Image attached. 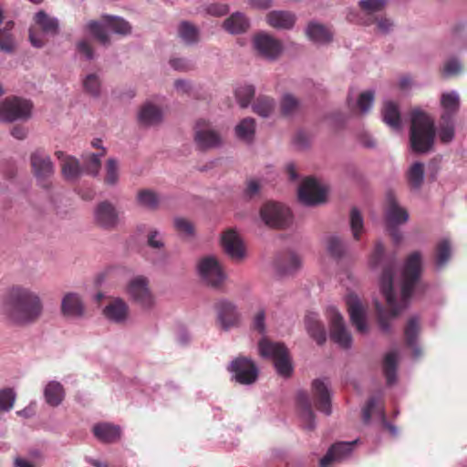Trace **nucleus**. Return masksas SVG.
Listing matches in <instances>:
<instances>
[{"label": "nucleus", "mask_w": 467, "mask_h": 467, "mask_svg": "<svg viewBox=\"0 0 467 467\" xmlns=\"http://www.w3.org/2000/svg\"><path fill=\"white\" fill-rule=\"evenodd\" d=\"M33 104L19 97L6 98L0 103V121L26 120L31 117Z\"/></svg>", "instance_id": "0eeeda50"}, {"label": "nucleus", "mask_w": 467, "mask_h": 467, "mask_svg": "<svg viewBox=\"0 0 467 467\" xmlns=\"http://www.w3.org/2000/svg\"><path fill=\"white\" fill-rule=\"evenodd\" d=\"M35 26L29 29V40L33 47L41 48L47 40L45 36H56L59 33V21L45 11H39L34 17Z\"/></svg>", "instance_id": "423d86ee"}, {"label": "nucleus", "mask_w": 467, "mask_h": 467, "mask_svg": "<svg viewBox=\"0 0 467 467\" xmlns=\"http://www.w3.org/2000/svg\"><path fill=\"white\" fill-rule=\"evenodd\" d=\"M451 254V244L448 240H442L435 248L434 261L437 267H443L450 260Z\"/></svg>", "instance_id": "de8ad7c7"}, {"label": "nucleus", "mask_w": 467, "mask_h": 467, "mask_svg": "<svg viewBox=\"0 0 467 467\" xmlns=\"http://www.w3.org/2000/svg\"><path fill=\"white\" fill-rule=\"evenodd\" d=\"M352 326H355L360 334H366L368 331V326L366 321V311L358 296L352 294Z\"/></svg>", "instance_id": "2f4dec72"}, {"label": "nucleus", "mask_w": 467, "mask_h": 467, "mask_svg": "<svg viewBox=\"0 0 467 467\" xmlns=\"http://www.w3.org/2000/svg\"><path fill=\"white\" fill-rule=\"evenodd\" d=\"M255 121L252 118L244 119L236 127V136L244 141L250 142L254 135Z\"/></svg>", "instance_id": "c03bdc74"}, {"label": "nucleus", "mask_w": 467, "mask_h": 467, "mask_svg": "<svg viewBox=\"0 0 467 467\" xmlns=\"http://www.w3.org/2000/svg\"><path fill=\"white\" fill-rule=\"evenodd\" d=\"M119 172L118 164L114 159H109L106 164L105 182L109 185H114L118 182Z\"/></svg>", "instance_id": "13d9d810"}, {"label": "nucleus", "mask_w": 467, "mask_h": 467, "mask_svg": "<svg viewBox=\"0 0 467 467\" xmlns=\"http://www.w3.org/2000/svg\"><path fill=\"white\" fill-rule=\"evenodd\" d=\"M374 102V93L370 90L362 92L357 100V107L361 113H367Z\"/></svg>", "instance_id": "6e6d98bb"}, {"label": "nucleus", "mask_w": 467, "mask_h": 467, "mask_svg": "<svg viewBox=\"0 0 467 467\" xmlns=\"http://www.w3.org/2000/svg\"><path fill=\"white\" fill-rule=\"evenodd\" d=\"M312 400L316 409L326 414H331V396L325 379H316L311 384Z\"/></svg>", "instance_id": "dca6fc26"}, {"label": "nucleus", "mask_w": 467, "mask_h": 467, "mask_svg": "<svg viewBox=\"0 0 467 467\" xmlns=\"http://www.w3.org/2000/svg\"><path fill=\"white\" fill-rule=\"evenodd\" d=\"M254 46L261 56L268 59L276 58L282 51L281 42L266 33L256 35Z\"/></svg>", "instance_id": "f3484780"}, {"label": "nucleus", "mask_w": 467, "mask_h": 467, "mask_svg": "<svg viewBox=\"0 0 467 467\" xmlns=\"http://www.w3.org/2000/svg\"><path fill=\"white\" fill-rule=\"evenodd\" d=\"M129 306L121 298H113L105 306L103 310L104 316L115 323H123L126 321L129 316Z\"/></svg>", "instance_id": "393cba45"}, {"label": "nucleus", "mask_w": 467, "mask_h": 467, "mask_svg": "<svg viewBox=\"0 0 467 467\" xmlns=\"http://www.w3.org/2000/svg\"><path fill=\"white\" fill-rule=\"evenodd\" d=\"M327 191L317 180L306 178L298 189V200L305 205H318L326 202Z\"/></svg>", "instance_id": "4468645a"}, {"label": "nucleus", "mask_w": 467, "mask_h": 467, "mask_svg": "<svg viewBox=\"0 0 467 467\" xmlns=\"http://www.w3.org/2000/svg\"><path fill=\"white\" fill-rule=\"evenodd\" d=\"M223 27L231 34H241L249 27V21L242 13H234L223 22Z\"/></svg>", "instance_id": "ea45409f"}, {"label": "nucleus", "mask_w": 467, "mask_h": 467, "mask_svg": "<svg viewBox=\"0 0 467 467\" xmlns=\"http://www.w3.org/2000/svg\"><path fill=\"white\" fill-rule=\"evenodd\" d=\"M222 245L225 254L233 260L241 261L245 255L242 239L234 229L226 230L222 235Z\"/></svg>", "instance_id": "aec40b11"}, {"label": "nucleus", "mask_w": 467, "mask_h": 467, "mask_svg": "<svg viewBox=\"0 0 467 467\" xmlns=\"http://www.w3.org/2000/svg\"><path fill=\"white\" fill-rule=\"evenodd\" d=\"M16 400V394L12 389H4L0 390V410H10Z\"/></svg>", "instance_id": "5fc2aeb1"}, {"label": "nucleus", "mask_w": 467, "mask_h": 467, "mask_svg": "<svg viewBox=\"0 0 467 467\" xmlns=\"http://www.w3.org/2000/svg\"><path fill=\"white\" fill-rule=\"evenodd\" d=\"M399 353L397 350L388 352L383 359V373L388 385H392L397 379V366Z\"/></svg>", "instance_id": "4c0bfd02"}, {"label": "nucleus", "mask_w": 467, "mask_h": 467, "mask_svg": "<svg viewBox=\"0 0 467 467\" xmlns=\"http://www.w3.org/2000/svg\"><path fill=\"white\" fill-rule=\"evenodd\" d=\"M105 155V150L100 154L88 153L82 156L83 166L87 173L97 175L100 169V157Z\"/></svg>", "instance_id": "3c124183"}, {"label": "nucleus", "mask_w": 467, "mask_h": 467, "mask_svg": "<svg viewBox=\"0 0 467 467\" xmlns=\"http://www.w3.org/2000/svg\"><path fill=\"white\" fill-rule=\"evenodd\" d=\"M264 223L272 228L284 229L292 223V213L288 207L275 202H267L260 210Z\"/></svg>", "instance_id": "6e6552de"}, {"label": "nucleus", "mask_w": 467, "mask_h": 467, "mask_svg": "<svg viewBox=\"0 0 467 467\" xmlns=\"http://www.w3.org/2000/svg\"><path fill=\"white\" fill-rule=\"evenodd\" d=\"M383 121L393 130L401 127L400 112L399 107L393 101H386L382 108Z\"/></svg>", "instance_id": "72a5a7b5"}, {"label": "nucleus", "mask_w": 467, "mask_h": 467, "mask_svg": "<svg viewBox=\"0 0 467 467\" xmlns=\"http://www.w3.org/2000/svg\"><path fill=\"white\" fill-rule=\"evenodd\" d=\"M305 324L309 336L318 345H323L327 341V331L317 314H307L305 318Z\"/></svg>", "instance_id": "cd10ccee"}, {"label": "nucleus", "mask_w": 467, "mask_h": 467, "mask_svg": "<svg viewBox=\"0 0 467 467\" xmlns=\"http://www.w3.org/2000/svg\"><path fill=\"white\" fill-rule=\"evenodd\" d=\"M161 110L150 103L143 105L139 113L140 122L147 126L158 124L161 121Z\"/></svg>", "instance_id": "58836bf2"}, {"label": "nucleus", "mask_w": 467, "mask_h": 467, "mask_svg": "<svg viewBox=\"0 0 467 467\" xmlns=\"http://www.w3.org/2000/svg\"><path fill=\"white\" fill-rule=\"evenodd\" d=\"M373 414H379L382 418L384 426L392 433L396 434V428L386 420L383 408V399L380 393L369 397L361 410V418L364 423L370 421Z\"/></svg>", "instance_id": "a211bd4d"}, {"label": "nucleus", "mask_w": 467, "mask_h": 467, "mask_svg": "<svg viewBox=\"0 0 467 467\" xmlns=\"http://www.w3.org/2000/svg\"><path fill=\"white\" fill-rule=\"evenodd\" d=\"M420 333V323L417 317L409 319L405 329L406 345L412 350L414 358H420L422 355V349L417 343V338Z\"/></svg>", "instance_id": "c85d7f7f"}, {"label": "nucleus", "mask_w": 467, "mask_h": 467, "mask_svg": "<svg viewBox=\"0 0 467 467\" xmlns=\"http://www.w3.org/2000/svg\"><path fill=\"white\" fill-rule=\"evenodd\" d=\"M266 22L276 29H291L296 23V16L288 11H271L266 15Z\"/></svg>", "instance_id": "c756f323"}, {"label": "nucleus", "mask_w": 467, "mask_h": 467, "mask_svg": "<svg viewBox=\"0 0 467 467\" xmlns=\"http://www.w3.org/2000/svg\"><path fill=\"white\" fill-rule=\"evenodd\" d=\"M421 273L422 255L420 252L415 251L409 254L405 260L401 275L400 295H398L393 286L394 262H389L384 265L380 276V291L386 300L387 308L385 309L378 302L376 303L379 325L382 331L389 332L391 321L408 306Z\"/></svg>", "instance_id": "f257e3e1"}, {"label": "nucleus", "mask_w": 467, "mask_h": 467, "mask_svg": "<svg viewBox=\"0 0 467 467\" xmlns=\"http://www.w3.org/2000/svg\"><path fill=\"white\" fill-rule=\"evenodd\" d=\"M307 37L318 44H327L332 40V33L325 26L311 22L306 27Z\"/></svg>", "instance_id": "c9c22d12"}, {"label": "nucleus", "mask_w": 467, "mask_h": 467, "mask_svg": "<svg viewBox=\"0 0 467 467\" xmlns=\"http://www.w3.org/2000/svg\"><path fill=\"white\" fill-rule=\"evenodd\" d=\"M443 121L444 124L439 130V137L441 142L449 143L454 138V127L451 119H445Z\"/></svg>", "instance_id": "4d7b16f0"}, {"label": "nucleus", "mask_w": 467, "mask_h": 467, "mask_svg": "<svg viewBox=\"0 0 467 467\" xmlns=\"http://www.w3.org/2000/svg\"><path fill=\"white\" fill-rule=\"evenodd\" d=\"M435 134L433 120L421 110H413L410 132L411 150L416 153L430 151L434 144Z\"/></svg>", "instance_id": "7ed1b4c3"}, {"label": "nucleus", "mask_w": 467, "mask_h": 467, "mask_svg": "<svg viewBox=\"0 0 467 467\" xmlns=\"http://www.w3.org/2000/svg\"><path fill=\"white\" fill-rule=\"evenodd\" d=\"M174 226H175L176 230L181 234H183L187 236H191L193 234V231H194L193 225L190 221H188L186 219L176 218L174 220Z\"/></svg>", "instance_id": "680f3d73"}, {"label": "nucleus", "mask_w": 467, "mask_h": 467, "mask_svg": "<svg viewBox=\"0 0 467 467\" xmlns=\"http://www.w3.org/2000/svg\"><path fill=\"white\" fill-rule=\"evenodd\" d=\"M300 265L299 257L293 253L282 255L275 262L276 270L280 275H292L300 267Z\"/></svg>", "instance_id": "e433bc0d"}, {"label": "nucleus", "mask_w": 467, "mask_h": 467, "mask_svg": "<svg viewBox=\"0 0 467 467\" xmlns=\"http://www.w3.org/2000/svg\"><path fill=\"white\" fill-rule=\"evenodd\" d=\"M407 180L411 188L420 189L424 180V164L414 162L407 171Z\"/></svg>", "instance_id": "79ce46f5"}, {"label": "nucleus", "mask_w": 467, "mask_h": 467, "mask_svg": "<svg viewBox=\"0 0 467 467\" xmlns=\"http://www.w3.org/2000/svg\"><path fill=\"white\" fill-rule=\"evenodd\" d=\"M386 5V0H361L359 6L368 14L379 11Z\"/></svg>", "instance_id": "052dcab7"}, {"label": "nucleus", "mask_w": 467, "mask_h": 467, "mask_svg": "<svg viewBox=\"0 0 467 467\" xmlns=\"http://www.w3.org/2000/svg\"><path fill=\"white\" fill-rule=\"evenodd\" d=\"M350 453V442H337L332 445L326 455L320 459L319 467H330L347 458Z\"/></svg>", "instance_id": "bb28decb"}, {"label": "nucleus", "mask_w": 467, "mask_h": 467, "mask_svg": "<svg viewBox=\"0 0 467 467\" xmlns=\"http://www.w3.org/2000/svg\"><path fill=\"white\" fill-rule=\"evenodd\" d=\"M44 397L48 405L57 407L65 398L64 387L57 381H50L44 389Z\"/></svg>", "instance_id": "f704fd0d"}, {"label": "nucleus", "mask_w": 467, "mask_h": 467, "mask_svg": "<svg viewBox=\"0 0 467 467\" xmlns=\"http://www.w3.org/2000/svg\"><path fill=\"white\" fill-rule=\"evenodd\" d=\"M170 64L174 69L180 71H188L193 67L192 64L185 58H172Z\"/></svg>", "instance_id": "69168bd1"}, {"label": "nucleus", "mask_w": 467, "mask_h": 467, "mask_svg": "<svg viewBox=\"0 0 467 467\" xmlns=\"http://www.w3.org/2000/svg\"><path fill=\"white\" fill-rule=\"evenodd\" d=\"M137 201L140 205L155 210L160 204V198L156 192L151 190H140L137 194Z\"/></svg>", "instance_id": "09e8293b"}, {"label": "nucleus", "mask_w": 467, "mask_h": 467, "mask_svg": "<svg viewBox=\"0 0 467 467\" xmlns=\"http://www.w3.org/2000/svg\"><path fill=\"white\" fill-rule=\"evenodd\" d=\"M100 79L97 74H88L83 79V88L86 93L92 97H99L100 94Z\"/></svg>", "instance_id": "603ef678"}, {"label": "nucleus", "mask_w": 467, "mask_h": 467, "mask_svg": "<svg viewBox=\"0 0 467 467\" xmlns=\"http://www.w3.org/2000/svg\"><path fill=\"white\" fill-rule=\"evenodd\" d=\"M94 215L96 223L104 229H114L119 223V213L115 206L108 201L101 202L97 205Z\"/></svg>", "instance_id": "6ab92c4d"}, {"label": "nucleus", "mask_w": 467, "mask_h": 467, "mask_svg": "<svg viewBox=\"0 0 467 467\" xmlns=\"http://www.w3.org/2000/svg\"><path fill=\"white\" fill-rule=\"evenodd\" d=\"M30 162L36 179L43 187L48 188V179L54 173V166L50 157L45 151L37 150L31 154Z\"/></svg>", "instance_id": "2eb2a0df"}, {"label": "nucleus", "mask_w": 467, "mask_h": 467, "mask_svg": "<svg viewBox=\"0 0 467 467\" xmlns=\"http://www.w3.org/2000/svg\"><path fill=\"white\" fill-rule=\"evenodd\" d=\"M441 106L446 110V112L441 116L442 119H451V115L455 113L460 105L459 97L456 93H444L441 96Z\"/></svg>", "instance_id": "49530a36"}, {"label": "nucleus", "mask_w": 467, "mask_h": 467, "mask_svg": "<svg viewBox=\"0 0 467 467\" xmlns=\"http://www.w3.org/2000/svg\"><path fill=\"white\" fill-rule=\"evenodd\" d=\"M326 248L328 254L338 264L343 261L348 254L347 243L340 236L336 234L327 238Z\"/></svg>", "instance_id": "7c9ffc66"}, {"label": "nucleus", "mask_w": 467, "mask_h": 467, "mask_svg": "<svg viewBox=\"0 0 467 467\" xmlns=\"http://www.w3.org/2000/svg\"><path fill=\"white\" fill-rule=\"evenodd\" d=\"M265 310H259L254 317L253 319V328L258 331L260 334L265 333Z\"/></svg>", "instance_id": "0e129e2a"}, {"label": "nucleus", "mask_w": 467, "mask_h": 467, "mask_svg": "<svg viewBox=\"0 0 467 467\" xmlns=\"http://www.w3.org/2000/svg\"><path fill=\"white\" fill-rule=\"evenodd\" d=\"M61 312L67 317H83L85 306L80 296L76 293L66 294L61 302Z\"/></svg>", "instance_id": "5701e85b"}, {"label": "nucleus", "mask_w": 467, "mask_h": 467, "mask_svg": "<svg viewBox=\"0 0 467 467\" xmlns=\"http://www.w3.org/2000/svg\"><path fill=\"white\" fill-rule=\"evenodd\" d=\"M254 96V88L252 85L240 86L235 90V97L241 108H246Z\"/></svg>", "instance_id": "864d4df0"}, {"label": "nucleus", "mask_w": 467, "mask_h": 467, "mask_svg": "<svg viewBox=\"0 0 467 467\" xmlns=\"http://www.w3.org/2000/svg\"><path fill=\"white\" fill-rule=\"evenodd\" d=\"M296 404L304 428L313 431L316 428L315 413L312 410V402L306 391H299L296 395Z\"/></svg>", "instance_id": "4be33fe9"}, {"label": "nucleus", "mask_w": 467, "mask_h": 467, "mask_svg": "<svg viewBox=\"0 0 467 467\" xmlns=\"http://www.w3.org/2000/svg\"><path fill=\"white\" fill-rule=\"evenodd\" d=\"M94 436L104 443H113L120 439L121 430L118 425L101 422L93 426Z\"/></svg>", "instance_id": "a878e982"}, {"label": "nucleus", "mask_w": 467, "mask_h": 467, "mask_svg": "<svg viewBox=\"0 0 467 467\" xmlns=\"http://www.w3.org/2000/svg\"><path fill=\"white\" fill-rule=\"evenodd\" d=\"M383 256H384V246H383L382 244L378 243L375 245L373 254H372V255L370 257V264L373 266H376V265H379L381 260H382V258H383Z\"/></svg>", "instance_id": "774afa93"}, {"label": "nucleus", "mask_w": 467, "mask_h": 467, "mask_svg": "<svg viewBox=\"0 0 467 467\" xmlns=\"http://www.w3.org/2000/svg\"><path fill=\"white\" fill-rule=\"evenodd\" d=\"M178 35L187 45H192L199 41L198 28L188 21H182L179 25Z\"/></svg>", "instance_id": "a19ab883"}, {"label": "nucleus", "mask_w": 467, "mask_h": 467, "mask_svg": "<svg viewBox=\"0 0 467 467\" xmlns=\"http://www.w3.org/2000/svg\"><path fill=\"white\" fill-rule=\"evenodd\" d=\"M234 379L243 385H250L256 381L258 369L255 364L249 358L238 357L234 359L229 367Z\"/></svg>", "instance_id": "ddd939ff"}, {"label": "nucleus", "mask_w": 467, "mask_h": 467, "mask_svg": "<svg viewBox=\"0 0 467 467\" xmlns=\"http://www.w3.org/2000/svg\"><path fill=\"white\" fill-rule=\"evenodd\" d=\"M6 317L18 326L37 322L44 313V304L38 293L23 285L9 286L3 298Z\"/></svg>", "instance_id": "f03ea898"}, {"label": "nucleus", "mask_w": 467, "mask_h": 467, "mask_svg": "<svg viewBox=\"0 0 467 467\" xmlns=\"http://www.w3.org/2000/svg\"><path fill=\"white\" fill-rule=\"evenodd\" d=\"M55 155L58 160H62V173L67 180L77 178L80 172V165L78 161L72 156H66L63 151L57 150Z\"/></svg>", "instance_id": "473e14b6"}, {"label": "nucleus", "mask_w": 467, "mask_h": 467, "mask_svg": "<svg viewBox=\"0 0 467 467\" xmlns=\"http://www.w3.org/2000/svg\"><path fill=\"white\" fill-rule=\"evenodd\" d=\"M101 22L102 23L93 20L90 21L87 26L94 37L104 46H108L110 43L109 36L104 26L121 36L129 35L131 32V26L122 17L103 15L101 16Z\"/></svg>", "instance_id": "20e7f679"}, {"label": "nucleus", "mask_w": 467, "mask_h": 467, "mask_svg": "<svg viewBox=\"0 0 467 467\" xmlns=\"http://www.w3.org/2000/svg\"><path fill=\"white\" fill-rule=\"evenodd\" d=\"M194 141L200 150H206L220 146L222 138L208 121L201 119L194 126Z\"/></svg>", "instance_id": "9b49d317"}, {"label": "nucleus", "mask_w": 467, "mask_h": 467, "mask_svg": "<svg viewBox=\"0 0 467 467\" xmlns=\"http://www.w3.org/2000/svg\"><path fill=\"white\" fill-rule=\"evenodd\" d=\"M409 219L405 209L400 207L392 192L387 195L386 221L387 224H402Z\"/></svg>", "instance_id": "b1692460"}, {"label": "nucleus", "mask_w": 467, "mask_h": 467, "mask_svg": "<svg viewBox=\"0 0 467 467\" xmlns=\"http://www.w3.org/2000/svg\"><path fill=\"white\" fill-rule=\"evenodd\" d=\"M462 69L461 64L454 58L449 59L443 67L442 74L446 77L458 74Z\"/></svg>", "instance_id": "e2e57ef3"}, {"label": "nucleus", "mask_w": 467, "mask_h": 467, "mask_svg": "<svg viewBox=\"0 0 467 467\" xmlns=\"http://www.w3.org/2000/svg\"><path fill=\"white\" fill-rule=\"evenodd\" d=\"M127 294L143 308H150L154 305L153 296L149 288L146 277L139 275L132 278L127 285Z\"/></svg>", "instance_id": "9d476101"}, {"label": "nucleus", "mask_w": 467, "mask_h": 467, "mask_svg": "<svg viewBox=\"0 0 467 467\" xmlns=\"http://www.w3.org/2000/svg\"><path fill=\"white\" fill-rule=\"evenodd\" d=\"M300 101L291 94H285L280 101L281 113L284 116H292L299 111Z\"/></svg>", "instance_id": "8fccbe9b"}, {"label": "nucleus", "mask_w": 467, "mask_h": 467, "mask_svg": "<svg viewBox=\"0 0 467 467\" xmlns=\"http://www.w3.org/2000/svg\"><path fill=\"white\" fill-rule=\"evenodd\" d=\"M258 347L261 356L273 359L275 368L280 376L288 378L292 375L293 366L288 349L283 343L263 338Z\"/></svg>", "instance_id": "39448f33"}, {"label": "nucleus", "mask_w": 467, "mask_h": 467, "mask_svg": "<svg viewBox=\"0 0 467 467\" xmlns=\"http://www.w3.org/2000/svg\"><path fill=\"white\" fill-rule=\"evenodd\" d=\"M198 271L202 279L207 285L215 288L220 287L225 279V275L221 265L217 259L213 256H207L200 260Z\"/></svg>", "instance_id": "f8f14e48"}, {"label": "nucleus", "mask_w": 467, "mask_h": 467, "mask_svg": "<svg viewBox=\"0 0 467 467\" xmlns=\"http://www.w3.org/2000/svg\"><path fill=\"white\" fill-rule=\"evenodd\" d=\"M275 108L274 99L267 96H259L253 104V110L257 115L267 118L269 117Z\"/></svg>", "instance_id": "37998d69"}, {"label": "nucleus", "mask_w": 467, "mask_h": 467, "mask_svg": "<svg viewBox=\"0 0 467 467\" xmlns=\"http://www.w3.org/2000/svg\"><path fill=\"white\" fill-rule=\"evenodd\" d=\"M363 234V220L359 212L356 208H352V237L359 240Z\"/></svg>", "instance_id": "bf43d9fd"}, {"label": "nucleus", "mask_w": 467, "mask_h": 467, "mask_svg": "<svg viewBox=\"0 0 467 467\" xmlns=\"http://www.w3.org/2000/svg\"><path fill=\"white\" fill-rule=\"evenodd\" d=\"M14 22L8 21L3 29H0V49L11 53L15 50V40L11 33L14 28Z\"/></svg>", "instance_id": "a18cd8bd"}, {"label": "nucleus", "mask_w": 467, "mask_h": 467, "mask_svg": "<svg viewBox=\"0 0 467 467\" xmlns=\"http://www.w3.org/2000/svg\"><path fill=\"white\" fill-rule=\"evenodd\" d=\"M217 311L218 321L222 327L225 330L238 326L240 322V315L235 306L229 301H219L215 306Z\"/></svg>", "instance_id": "412c9836"}, {"label": "nucleus", "mask_w": 467, "mask_h": 467, "mask_svg": "<svg viewBox=\"0 0 467 467\" xmlns=\"http://www.w3.org/2000/svg\"><path fill=\"white\" fill-rule=\"evenodd\" d=\"M326 316L329 322L330 338L343 348L350 345V336L347 330L342 315L335 306H328Z\"/></svg>", "instance_id": "1a4fd4ad"}, {"label": "nucleus", "mask_w": 467, "mask_h": 467, "mask_svg": "<svg viewBox=\"0 0 467 467\" xmlns=\"http://www.w3.org/2000/svg\"><path fill=\"white\" fill-rule=\"evenodd\" d=\"M148 244L155 249H161L164 246L163 241L158 231H150L148 235Z\"/></svg>", "instance_id": "338daca9"}]
</instances>
